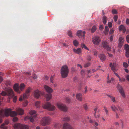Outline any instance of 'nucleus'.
<instances>
[{
	"instance_id": "nucleus-1",
	"label": "nucleus",
	"mask_w": 129,
	"mask_h": 129,
	"mask_svg": "<svg viewBox=\"0 0 129 129\" xmlns=\"http://www.w3.org/2000/svg\"><path fill=\"white\" fill-rule=\"evenodd\" d=\"M1 94L3 96L8 95L11 97H13V101L14 102H16L17 99V96H14L13 91L12 89L9 88L8 89L7 92L3 91L1 93Z\"/></svg>"
},
{
	"instance_id": "nucleus-2",
	"label": "nucleus",
	"mask_w": 129,
	"mask_h": 129,
	"mask_svg": "<svg viewBox=\"0 0 129 129\" xmlns=\"http://www.w3.org/2000/svg\"><path fill=\"white\" fill-rule=\"evenodd\" d=\"M69 69L68 66L64 65L62 67L60 70V73L62 78L67 77L69 74Z\"/></svg>"
},
{
	"instance_id": "nucleus-3",
	"label": "nucleus",
	"mask_w": 129,
	"mask_h": 129,
	"mask_svg": "<svg viewBox=\"0 0 129 129\" xmlns=\"http://www.w3.org/2000/svg\"><path fill=\"white\" fill-rule=\"evenodd\" d=\"M25 85L23 83H21L19 86L18 84H15L13 86V89L15 91L18 93H20L21 91L24 89Z\"/></svg>"
},
{
	"instance_id": "nucleus-4",
	"label": "nucleus",
	"mask_w": 129,
	"mask_h": 129,
	"mask_svg": "<svg viewBox=\"0 0 129 129\" xmlns=\"http://www.w3.org/2000/svg\"><path fill=\"white\" fill-rule=\"evenodd\" d=\"M51 120V119L49 117H45L41 120L40 124L43 126L48 125L50 123Z\"/></svg>"
},
{
	"instance_id": "nucleus-5",
	"label": "nucleus",
	"mask_w": 129,
	"mask_h": 129,
	"mask_svg": "<svg viewBox=\"0 0 129 129\" xmlns=\"http://www.w3.org/2000/svg\"><path fill=\"white\" fill-rule=\"evenodd\" d=\"M44 88L46 91L49 93L46 95V100L48 101H49L51 98L52 95L51 93L52 92L53 90L51 88L46 85H44Z\"/></svg>"
},
{
	"instance_id": "nucleus-6",
	"label": "nucleus",
	"mask_w": 129,
	"mask_h": 129,
	"mask_svg": "<svg viewBox=\"0 0 129 129\" xmlns=\"http://www.w3.org/2000/svg\"><path fill=\"white\" fill-rule=\"evenodd\" d=\"M4 113L5 116H8L9 115L11 117H13L16 116L17 115V113L15 111H12L11 109H7L5 110Z\"/></svg>"
},
{
	"instance_id": "nucleus-7",
	"label": "nucleus",
	"mask_w": 129,
	"mask_h": 129,
	"mask_svg": "<svg viewBox=\"0 0 129 129\" xmlns=\"http://www.w3.org/2000/svg\"><path fill=\"white\" fill-rule=\"evenodd\" d=\"M36 111L34 110H31L29 112V114L31 115L30 117H26L25 118V119L26 118H28L30 119V121L33 122L36 119L37 115L36 114Z\"/></svg>"
},
{
	"instance_id": "nucleus-8",
	"label": "nucleus",
	"mask_w": 129,
	"mask_h": 129,
	"mask_svg": "<svg viewBox=\"0 0 129 129\" xmlns=\"http://www.w3.org/2000/svg\"><path fill=\"white\" fill-rule=\"evenodd\" d=\"M43 108L45 109H47L49 110L52 111L54 110L55 107L51 105L50 103L48 102H47L43 105Z\"/></svg>"
},
{
	"instance_id": "nucleus-9",
	"label": "nucleus",
	"mask_w": 129,
	"mask_h": 129,
	"mask_svg": "<svg viewBox=\"0 0 129 129\" xmlns=\"http://www.w3.org/2000/svg\"><path fill=\"white\" fill-rule=\"evenodd\" d=\"M14 127L15 129H29V128L28 125H22L19 123L15 124Z\"/></svg>"
},
{
	"instance_id": "nucleus-10",
	"label": "nucleus",
	"mask_w": 129,
	"mask_h": 129,
	"mask_svg": "<svg viewBox=\"0 0 129 129\" xmlns=\"http://www.w3.org/2000/svg\"><path fill=\"white\" fill-rule=\"evenodd\" d=\"M101 41L100 38L98 36L94 37L92 39V42L93 43L96 45H98L100 44Z\"/></svg>"
},
{
	"instance_id": "nucleus-11",
	"label": "nucleus",
	"mask_w": 129,
	"mask_h": 129,
	"mask_svg": "<svg viewBox=\"0 0 129 129\" xmlns=\"http://www.w3.org/2000/svg\"><path fill=\"white\" fill-rule=\"evenodd\" d=\"M57 105L58 107L60 110L64 111H66L67 110V108L65 105L60 103H58Z\"/></svg>"
},
{
	"instance_id": "nucleus-12",
	"label": "nucleus",
	"mask_w": 129,
	"mask_h": 129,
	"mask_svg": "<svg viewBox=\"0 0 129 129\" xmlns=\"http://www.w3.org/2000/svg\"><path fill=\"white\" fill-rule=\"evenodd\" d=\"M44 93L39 91L38 90H35L34 92V95L36 98H39L41 95H43Z\"/></svg>"
},
{
	"instance_id": "nucleus-13",
	"label": "nucleus",
	"mask_w": 129,
	"mask_h": 129,
	"mask_svg": "<svg viewBox=\"0 0 129 129\" xmlns=\"http://www.w3.org/2000/svg\"><path fill=\"white\" fill-rule=\"evenodd\" d=\"M117 87L122 96L123 97L125 98V95L122 87L119 84H118L117 86Z\"/></svg>"
},
{
	"instance_id": "nucleus-14",
	"label": "nucleus",
	"mask_w": 129,
	"mask_h": 129,
	"mask_svg": "<svg viewBox=\"0 0 129 129\" xmlns=\"http://www.w3.org/2000/svg\"><path fill=\"white\" fill-rule=\"evenodd\" d=\"M31 90V88L29 87L26 90L25 93L23 95V98L24 100L26 99L29 96V93Z\"/></svg>"
},
{
	"instance_id": "nucleus-15",
	"label": "nucleus",
	"mask_w": 129,
	"mask_h": 129,
	"mask_svg": "<svg viewBox=\"0 0 129 129\" xmlns=\"http://www.w3.org/2000/svg\"><path fill=\"white\" fill-rule=\"evenodd\" d=\"M102 46L105 49H106L107 51H110L111 50V48L108 45L107 42L104 41L102 43Z\"/></svg>"
},
{
	"instance_id": "nucleus-16",
	"label": "nucleus",
	"mask_w": 129,
	"mask_h": 129,
	"mask_svg": "<svg viewBox=\"0 0 129 129\" xmlns=\"http://www.w3.org/2000/svg\"><path fill=\"white\" fill-rule=\"evenodd\" d=\"M102 46L105 49H106L107 51H110L111 50V48L108 45L107 42L104 41L102 43Z\"/></svg>"
},
{
	"instance_id": "nucleus-17",
	"label": "nucleus",
	"mask_w": 129,
	"mask_h": 129,
	"mask_svg": "<svg viewBox=\"0 0 129 129\" xmlns=\"http://www.w3.org/2000/svg\"><path fill=\"white\" fill-rule=\"evenodd\" d=\"M117 65L115 63H114L112 64V63H110V66L111 68V69L114 72L117 71Z\"/></svg>"
},
{
	"instance_id": "nucleus-18",
	"label": "nucleus",
	"mask_w": 129,
	"mask_h": 129,
	"mask_svg": "<svg viewBox=\"0 0 129 129\" xmlns=\"http://www.w3.org/2000/svg\"><path fill=\"white\" fill-rule=\"evenodd\" d=\"M124 49L126 51L125 55L127 57H129V46L127 44L124 45Z\"/></svg>"
},
{
	"instance_id": "nucleus-19",
	"label": "nucleus",
	"mask_w": 129,
	"mask_h": 129,
	"mask_svg": "<svg viewBox=\"0 0 129 129\" xmlns=\"http://www.w3.org/2000/svg\"><path fill=\"white\" fill-rule=\"evenodd\" d=\"M85 33L84 31L82 32L81 30H79L77 31V35L79 38L84 37Z\"/></svg>"
},
{
	"instance_id": "nucleus-20",
	"label": "nucleus",
	"mask_w": 129,
	"mask_h": 129,
	"mask_svg": "<svg viewBox=\"0 0 129 129\" xmlns=\"http://www.w3.org/2000/svg\"><path fill=\"white\" fill-rule=\"evenodd\" d=\"M63 129H73L71 126L67 123H65L63 124Z\"/></svg>"
},
{
	"instance_id": "nucleus-21",
	"label": "nucleus",
	"mask_w": 129,
	"mask_h": 129,
	"mask_svg": "<svg viewBox=\"0 0 129 129\" xmlns=\"http://www.w3.org/2000/svg\"><path fill=\"white\" fill-rule=\"evenodd\" d=\"M73 52L76 53L80 55L82 53V50L80 48H78L77 49H73Z\"/></svg>"
},
{
	"instance_id": "nucleus-22",
	"label": "nucleus",
	"mask_w": 129,
	"mask_h": 129,
	"mask_svg": "<svg viewBox=\"0 0 129 129\" xmlns=\"http://www.w3.org/2000/svg\"><path fill=\"white\" fill-rule=\"evenodd\" d=\"M5 115L4 110L3 109L0 110V124L2 122V119L1 117H4Z\"/></svg>"
},
{
	"instance_id": "nucleus-23",
	"label": "nucleus",
	"mask_w": 129,
	"mask_h": 129,
	"mask_svg": "<svg viewBox=\"0 0 129 129\" xmlns=\"http://www.w3.org/2000/svg\"><path fill=\"white\" fill-rule=\"evenodd\" d=\"M17 111L20 115H22L24 112V110L20 108H18L17 109Z\"/></svg>"
},
{
	"instance_id": "nucleus-24",
	"label": "nucleus",
	"mask_w": 129,
	"mask_h": 129,
	"mask_svg": "<svg viewBox=\"0 0 129 129\" xmlns=\"http://www.w3.org/2000/svg\"><path fill=\"white\" fill-rule=\"evenodd\" d=\"M119 29L120 31L122 30L123 33H124L125 32L126 29L125 27L123 25H120L119 27Z\"/></svg>"
},
{
	"instance_id": "nucleus-25",
	"label": "nucleus",
	"mask_w": 129,
	"mask_h": 129,
	"mask_svg": "<svg viewBox=\"0 0 129 129\" xmlns=\"http://www.w3.org/2000/svg\"><path fill=\"white\" fill-rule=\"evenodd\" d=\"M100 59L102 61H105L106 59V56L104 54H101L99 55Z\"/></svg>"
},
{
	"instance_id": "nucleus-26",
	"label": "nucleus",
	"mask_w": 129,
	"mask_h": 129,
	"mask_svg": "<svg viewBox=\"0 0 129 129\" xmlns=\"http://www.w3.org/2000/svg\"><path fill=\"white\" fill-rule=\"evenodd\" d=\"M76 98L77 100L79 101H82V95L80 93H78L76 95Z\"/></svg>"
},
{
	"instance_id": "nucleus-27",
	"label": "nucleus",
	"mask_w": 129,
	"mask_h": 129,
	"mask_svg": "<svg viewBox=\"0 0 129 129\" xmlns=\"http://www.w3.org/2000/svg\"><path fill=\"white\" fill-rule=\"evenodd\" d=\"M107 17L105 16H104L103 18V21L104 24H106L107 22Z\"/></svg>"
},
{
	"instance_id": "nucleus-28",
	"label": "nucleus",
	"mask_w": 129,
	"mask_h": 129,
	"mask_svg": "<svg viewBox=\"0 0 129 129\" xmlns=\"http://www.w3.org/2000/svg\"><path fill=\"white\" fill-rule=\"evenodd\" d=\"M62 119L64 121H68L70 120V118L69 117H66Z\"/></svg>"
},
{
	"instance_id": "nucleus-29",
	"label": "nucleus",
	"mask_w": 129,
	"mask_h": 129,
	"mask_svg": "<svg viewBox=\"0 0 129 129\" xmlns=\"http://www.w3.org/2000/svg\"><path fill=\"white\" fill-rule=\"evenodd\" d=\"M35 106L37 108H39L40 107V103L39 101L36 102L35 103Z\"/></svg>"
},
{
	"instance_id": "nucleus-30",
	"label": "nucleus",
	"mask_w": 129,
	"mask_h": 129,
	"mask_svg": "<svg viewBox=\"0 0 129 129\" xmlns=\"http://www.w3.org/2000/svg\"><path fill=\"white\" fill-rule=\"evenodd\" d=\"M81 47L82 48H84L86 50H88V48L85 46V45L83 43H82L81 44Z\"/></svg>"
},
{
	"instance_id": "nucleus-31",
	"label": "nucleus",
	"mask_w": 129,
	"mask_h": 129,
	"mask_svg": "<svg viewBox=\"0 0 129 129\" xmlns=\"http://www.w3.org/2000/svg\"><path fill=\"white\" fill-rule=\"evenodd\" d=\"M111 108L112 110L114 111H115V110H116L117 111H118V109L117 107L116 108L114 106L112 105L111 106Z\"/></svg>"
},
{
	"instance_id": "nucleus-32",
	"label": "nucleus",
	"mask_w": 129,
	"mask_h": 129,
	"mask_svg": "<svg viewBox=\"0 0 129 129\" xmlns=\"http://www.w3.org/2000/svg\"><path fill=\"white\" fill-rule=\"evenodd\" d=\"M5 124L4 123L2 124L0 127V128L2 129H7V127L5 126Z\"/></svg>"
},
{
	"instance_id": "nucleus-33",
	"label": "nucleus",
	"mask_w": 129,
	"mask_h": 129,
	"mask_svg": "<svg viewBox=\"0 0 129 129\" xmlns=\"http://www.w3.org/2000/svg\"><path fill=\"white\" fill-rule=\"evenodd\" d=\"M73 43L74 45L75 46H77L79 44L78 42L76 40H75L73 41Z\"/></svg>"
},
{
	"instance_id": "nucleus-34",
	"label": "nucleus",
	"mask_w": 129,
	"mask_h": 129,
	"mask_svg": "<svg viewBox=\"0 0 129 129\" xmlns=\"http://www.w3.org/2000/svg\"><path fill=\"white\" fill-rule=\"evenodd\" d=\"M96 27L95 26H93L91 29V32L92 33L94 32L96 30Z\"/></svg>"
},
{
	"instance_id": "nucleus-35",
	"label": "nucleus",
	"mask_w": 129,
	"mask_h": 129,
	"mask_svg": "<svg viewBox=\"0 0 129 129\" xmlns=\"http://www.w3.org/2000/svg\"><path fill=\"white\" fill-rule=\"evenodd\" d=\"M117 108L118 109V110H119L120 111V113H123V108H122L118 106V107Z\"/></svg>"
},
{
	"instance_id": "nucleus-36",
	"label": "nucleus",
	"mask_w": 129,
	"mask_h": 129,
	"mask_svg": "<svg viewBox=\"0 0 129 129\" xmlns=\"http://www.w3.org/2000/svg\"><path fill=\"white\" fill-rule=\"evenodd\" d=\"M114 79L112 77L111 78V80H110L109 79L108 81H107V82L108 83H112V82L114 81Z\"/></svg>"
},
{
	"instance_id": "nucleus-37",
	"label": "nucleus",
	"mask_w": 129,
	"mask_h": 129,
	"mask_svg": "<svg viewBox=\"0 0 129 129\" xmlns=\"http://www.w3.org/2000/svg\"><path fill=\"white\" fill-rule=\"evenodd\" d=\"M104 109L106 113V114L107 115H109V111L107 109V108L105 106L104 107Z\"/></svg>"
},
{
	"instance_id": "nucleus-38",
	"label": "nucleus",
	"mask_w": 129,
	"mask_h": 129,
	"mask_svg": "<svg viewBox=\"0 0 129 129\" xmlns=\"http://www.w3.org/2000/svg\"><path fill=\"white\" fill-rule=\"evenodd\" d=\"M90 62H88L85 64L84 65V67L85 68H87L89 66H90Z\"/></svg>"
},
{
	"instance_id": "nucleus-39",
	"label": "nucleus",
	"mask_w": 129,
	"mask_h": 129,
	"mask_svg": "<svg viewBox=\"0 0 129 129\" xmlns=\"http://www.w3.org/2000/svg\"><path fill=\"white\" fill-rule=\"evenodd\" d=\"M123 42H119L118 46L119 48H121L123 45Z\"/></svg>"
},
{
	"instance_id": "nucleus-40",
	"label": "nucleus",
	"mask_w": 129,
	"mask_h": 129,
	"mask_svg": "<svg viewBox=\"0 0 129 129\" xmlns=\"http://www.w3.org/2000/svg\"><path fill=\"white\" fill-rule=\"evenodd\" d=\"M123 67L125 68H127L128 67V64L125 62H124L123 63Z\"/></svg>"
},
{
	"instance_id": "nucleus-41",
	"label": "nucleus",
	"mask_w": 129,
	"mask_h": 129,
	"mask_svg": "<svg viewBox=\"0 0 129 129\" xmlns=\"http://www.w3.org/2000/svg\"><path fill=\"white\" fill-rule=\"evenodd\" d=\"M119 79V81L121 82H124L125 80V79L124 78H121L120 77V78Z\"/></svg>"
},
{
	"instance_id": "nucleus-42",
	"label": "nucleus",
	"mask_w": 129,
	"mask_h": 129,
	"mask_svg": "<svg viewBox=\"0 0 129 129\" xmlns=\"http://www.w3.org/2000/svg\"><path fill=\"white\" fill-rule=\"evenodd\" d=\"M66 102L68 103H69L70 102V100L68 97H66Z\"/></svg>"
},
{
	"instance_id": "nucleus-43",
	"label": "nucleus",
	"mask_w": 129,
	"mask_h": 129,
	"mask_svg": "<svg viewBox=\"0 0 129 129\" xmlns=\"http://www.w3.org/2000/svg\"><path fill=\"white\" fill-rule=\"evenodd\" d=\"M68 35L70 37H72V32L71 31H69L68 32Z\"/></svg>"
},
{
	"instance_id": "nucleus-44",
	"label": "nucleus",
	"mask_w": 129,
	"mask_h": 129,
	"mask_svg": "<svg viewBox=\"0 0 129 129\" xmlns=\"http://www.w3.org/2000/svg\"><path fill=\"white\" fill-rule=\"evenodd\" d=\"M112 12L113 14H116L117 13V11L115 9H113L112 10Z\"/></svg>"
},
{
	"instance_id": "nucleus-45",
	"label": "nucleus",
	"mask_w": 129,
	"mask_h": 129,
	"mask_svg": "<svg viewBox=\"0 0 129 129\" xmlns=\"http://www.w3.org/2000/svg\"><path fill=\"white\" fill-rule=\"evenodd\" d=\"M119 42L123 43L124 41L123 38L122 37H120L119 39Z\"/></svg>"
},
{
	"instance_id": "nucleus-46",
	"label": "nucleus",
	"mask_w": 129,
	"mask_h": 129,
	"mask_svg": "<svg viewBox=\"0 0 129 129\" xmlns=\"http://www.w3.org/2000/svg\"><path fill=\"white\" fill-rule=\"evenodd\" d=\"M94 116L96 118H99L100 117V114H94Z\"/></svg>"
},
{
	"instance_id": "nucleus-47",
	"label": "nucleus",
	"mask_w": 129,
	"mask_h": 129,
	"mask_svg": "<svg viewBox=\"0 0 129 129\" xmlns=\"http://www.w3.org/2000/svg\"><path fill=\"white\" fill-rule=\"evenodd\" d=\"M118 16L117 15H115L114 17V19L115 22L118 19Z\"/></svg>"
},
{
	"instance_id": "nucleus-48",
	"label": "nucleus",
	"mask_w": 129,
	"mask_h": 129,
	"mask_svg": "<svg viewBox=\"0 0 129 129\" xmlns=\"http://www.w3.org/2000/svg\"><path fill=\"white\" fill-rule=\"evenodd\" d=\"M60 45H62L63 46L67 47L68 46V45L67 44L65 43H60Z\"/></svg>"
},
{
	"instance_id": "nucleus-49",
	"label": "nucleus",
	"mask_w": 129,
	"mask_h": 129,
	"mask_svg": "<svg viewBox=\"0 0 129 129\" xmlns=\"http://www.w3.org/2000/svg\"><path fill=\"white\" fill-rule=\"evenodd\" d=\"M91 57L90 55H88L87 57V60L88 61H90L91 59Z\"/></svg>"
},
{
	"instance_id": "nucleus-50",
	"label": "nucleus",
	"mask_w": 129,
	"mask_h": 129,
	"mask_svg": "<svg viewBox=\"0 0 129 129\" xmlns=\"http://www.w3.org/2000/svg\"><path fill=\"white\" fill-rule=\"evenodd\" d=\"M126 39L127 42L128 43H129V35H127L126 37Z\"/></svg>"
},
{
	"instance_id": "nucleus-51",
	"label": "nucleus",
	"mask_w": 129,
	"mask_h": 129,
	"mask_svg": "<svg viewBox=\"0 0 129 129\" xmlns=\"http://www.w3.org/2000/svg\"><path fill=\"white\" fill-rule=\"evenodd\" d=\"M18 120V118L16 117H14L13 119V120L14 122L16 121H17Z\"/></svg>"
},
{
	"instance_id": "nucleus-52",
	"label": "nucleus",
	"mask_w": 129,
	"mask_h": 129,
	"mask_svg": "<svg viewBox=\"0 0 129 129\" xmlns=\"http://www.w3.org/2000/svg\"><path fill=\"white\" fill-rule=\"evenodd\" d=\"M54 79V76H51V77L50 78V81L51 82H52V83H53V80Z\"/></svg>"
},
{
	"instance_id": "nucleus-53",
	"label": "nucleus",
	"mask_w": 129,
	"mask_h": 129,
	"mask_svg": "<svg viewBox=\"0 0 129 129\" xmlns=\"http://www.w3.org/2000/svg\"><path fill=\"white\" fill-rule=\"evenodd\" d=\"M81 73L82 76H85V72L83 70H82Z\"/></svg>"
},
{
	"instance_id": "nucleus-54",
	"label": "nucleus",
	"mask_w": 129,
	"mask_h": 129,
	"mask_svg": "<svg viewBox=\"0 0 129 129\" xmlns=\"http://www.w3.org/2000/svg\"><path fill=\"white\" fill-rule=\"evenodd\" d=\"M108 25L109 27H111L112 26V24L111 22H109L108 23Z\"/></svg>"
},
{
	"instance_id": "nucleus-55",
	"label": "nucleus",
	"mask_w": 129,
	"mask_h": 129,
	"mask_svg": "<svg viewBox=\"0 0 129 129\" xmlns=\"http://www.w3.org/2000/svg\"><path fill=\"white\" fill-rule=\"evenodd\" d=\"M105 31H106V32H107V33H108V32L109 29L107 26H106L105 27Z\"/></svg>"
},
{
	"instance_id": "nucleus-56",
	"label": "nucleus",
	"mask_w": 129,
	"mask_h": 129,
	"mask_svg": "<svg viewBox=\"0 0 129 129\" xmlns=\"http://www.w3.org/2000/svg\"><path fill=\"white\" fill-rule=\"evenodd\" d=\"M60 126V125L59 124H56L54 126L56 128H59V126Z\"/></svg>"
},
{
	"instance_id": "nucleus-57",
	"label": "nucleus",
	"mask_w": 129,
	"mask_h": 129,
	"mask_svg": "<svg viewBox=\"0 0 129 129\" xmlns=\"http://www.w3.org/2000/svg\"><path fill=\"white\" fill-rule=\"evenodd\" d=\"M114 30L112 29H111L110 30L109 33L110 34H112L114 33Z\"/></svg>"
},
{
	"instance_id": "nucleus-58",
	"label": "nucleus",
	"mask_w": 129,
	"mask_h": 129,
	"mask_svg": "<svg viewBox=\"0 0 129 129\" xmlns=\"http://www.w3.org/2000/svg\"><path fill=\"white\" fill-rule=\"evenodd\" d=\"M27 104L28 102L26 101H25V103L23 104V106L24 107H26L27 105Z\"/></svg>"
},
{
	"instance_id": "nucleus-59",
	"label": "nucleus",
	"mask_w": 129,
	"mask_h": 129,
	"mask_svg": "<svg viewBox=\"0 0 129 129\" xmlns=\"http://www.w3.org/2000/svg\"><path fill=\"white\" fill-rule=\"evenodd\" d=\"M24 74L27 75H30L31 74L30 72H24Z\"/></svg>"
},
{
	"instance_id": "nucleus-60",
	"label": "nucleus",
	"mask_w": 129,
	"mask_h": 129,
	"mask_svg": "<svg viewBox=\"0 0 129 129\" xmlns=\"http://www.w3.org/2000/svg\"><path fill=\"white\" fill-rule=\"evenodd\" d=\"M84 107L85 110H87V109L88 108L86 104H85L84 105Z\"/></svg>"
},
{
	"instance_id": "nucleus-61",
	"label": "nucleus",
	"mask_w": 129,
	"mask_h": 129,
	"mask_svg": "<svg viewBox=\"0 0 129 129\" xmlns=\"http://www.w3.org/2000/svg\"><path fill=\"white\" fill-rule=\"evenodd\" d=\"M111 100L113 102H115V98L113 96L111 98Z\"/></svg>"
},
{
	"instance_id": "nucleus-62",
	"label": "nucleus",
	"mask_w": 129,
	"mask_h": 129,
	"mask_svg": "<svg viewBox=\"0 0 129 129\" xmlns=\"http://www.w3.org/2000/svg\"><path fill=\"white\" fill-rule=\"evenodd\" d=\"M126 80L129 82V75H127L125 77Z\"/></svg>"
},
{
	"instance_id": "nucleus-63",
	"label": "nucleus",
	"mask_w": 129,
	"mask_h": 129,
	"mask_svg": "<svg viewBox=\"0 0 129 129\" xmlns=\"http://www.w3.org/2000/svg\"><path fill=\"white\" fill-rule=\"evenodd\" d=\"M93 53L94 54V55L96 56L97 54L98 51H97L95 50L93 51Z\"/></svg>"
},
{
	"instance_id": "nucleus-64",
	"label": "nucleus",
	"mask_w": 129,
	"mask_h": 129,
	"mask_svg": "<svg viewBox=\"0 0 129 129\" xmlns=\"http://www.w3.org/2000/svg\"><path fill=\"white\" fill-rule=\"evenodd\" d=\"M126 22L127 24H129V19H126Z\"/></svg>"
}]
</instances>
